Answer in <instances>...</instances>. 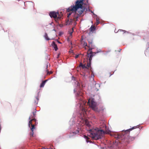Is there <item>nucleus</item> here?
Instances as JSON below:
<instances>
[{"label":"nucleus","mask_w":149,"mask_h":149,"mask_svg":"<svg viewBox=\"0 0 149 149\" xmlns=\"http://www.w3.org/2000/svg\"><path fill=\"white\" fill-rule=\"evenodd\" d=\"M84 0H77L75 3V5L72 6L67 9V12L77 11V13L80 16L84 12V10L83 9V5Z\"/></svg>","instance_id":"nucleus-2"},{"label":"nucleus","mask_w":149,"mask_h":149,"mask_svg":"<svg viewBox=\"0 0 149 149\" xmlns=\"http://www.w3.org/2000/svg\"><path fill=\"white\" fill-rule=\"evenodd\" d=\"M137 126L133 127L127 130H124L123 131L125 133V134L124 135L125 139L124 141L125 142L129 143L130 142L134 140L135 138V137H131L128 136L126 133L127 132H130V131L132 130L137 128Z\"/></svg>","instance_id":"nucleus-3"},{"label":"nucleus","mask_w":149,"mask_h":149,"mask_svg":"<svg viewBox=\"0 0 149 149\" xmlns=\"http://www.w3.org/2000/svg\"><path fill=\"white\" fill-rule=\"evenodd\" d=\"M83 65V64L81 63L80 64H79V67H82V65Z\"/></svg>","instance_id":"nucleus-25"},{"label":"nucleus","mask_w":149,"mask_h":149,"mask_svg":"<svg viewBox=\"0 0 149 149\" xmlns=\"http://www.w3.org/2000/svg\"><path fill=\"white\" fill-rule=\"evenodd\" d=\"M36 111H35L33 112V115H31L29 118V119L30 120L31 119H35V118L36 116Z\"/></svg>","instance_id":"nucleus-12"},{"label":"nucleus","mask_w":149,"mask_h":149,"mask_svg":"<svg viewBox=\"0 0 149 149\" xmlns=\"http://www.w3.org/2000/svg\"><path fill=\"white\" fill-rule=\"evenodd\" d=\"M95 26H92L89 29L91 32H93L95 30Z\"/></svg>","instance_id":"nucleus-15"},{"label":"nucleus","mask_w":149,"mask_h":149,"mask_svg":"<svg viewBox=\"0 0 149 149\" xmlns=\"http://www.w3.org/2000/svg\"><path fill=\"white\" fill-rule=\"evenodd\" d=\"M69 12V13L67 14V16L68 17H69L70 15L72 14L73 13V14L72 15L73 17V19H71L70 21H68V22H67V24L70 25L71 24L73 20L75 21H77L78 20L77 19L79 17V16L78 15V13H77V11H74L73 12H72V11H70Z\"/></svg>","instance_id":"nucleus-4"},{"label":"nucleus","mask_w":149,"mask_h":149,"mask_svg":"<svg viewBox=\"0 0 149 149\" xmlns=\"http://www.w3.org/2000/svg\"><path fill=\"white\" fill-rule=\"evenodd\" d=\"M49 15L51 18H54L56 22H57V20L60 19L62 17L61 15H60L58 12H56L55 11L50 12Z\"/></svg>","instance_id":"nucleus-10"},{"label":"nucleus","mask_w":149,"mask_h":149,"mask_svg":"<svg viewBox=\"0 0 149 149\" xmlns=\"http://www.w3.org/2000/svg\"><path fill=\"white\" fill-rule=\"evenodd\" d=\"M79 57V55H76L75 56V58H78V57Z\"/></svg>","instance_id":"nucleus-27"},{"label":"nucleus","mask_w":149,"mask_h":149,"mask_svg":"<svg viewBox=\"0 0 149 149\" xmlns=\"http://www.w3.org/2000/svg\"><path fill=\"white\" fill-rule=\"evenodd\" d=\"M87 56L88 58H87V64L86 65V63L83 64L81 67L83 68H86L88 69L91 67V61L92 58L93 56H92V55L91 54L88 55Z\"/></svg>","instance_id":"nucleus-7"},{"label":"nucleus","mask_w":149,"mask_h":149,"mask_svg":"<svg viewBox=\"0 0 149 149\" xmlns=\"http://www.w3.org/2000/svg\"><path fill=\"white\" fill-rule=\"evenodd\" d=\"M35 122V123L34 124L35 125V126L37 125L38 124V122H37L36 120V121H34Z\"/></svg>","instance_id":"nucleus-23"},{"label":"nucleus","mask_w":149,"mask_h":149,"mask_svg":"<svg viewBox=\"0 0 149 149\" xmlns=\"http://www.w3.org/2000/svg\"><path fill=\"white\" fill-rule=\"evenodd\" d=\"M84 136L85 138L86 139L87 142H89V141H88V139H89V138L88 137L86 136Z\"/></svg>","instance_id":"nucleus-20"},{"label":"nucleus","mask_w":149,"mask_h":149,"mask_svg":"<svg viewBox=\"0 0 149 149\" xmlns=\"http://www.w3.org/2000/svg\"><path fill=\"white\" fill-rule=\"evenodd\" d=\"M88 46L87 47L89 48V49L87 52V55H88L91 54L92 55V56H93L96 53H98L99 52H93L92 51V49L93 48V45L92 41V40H91L88 41Z\"/></svg>","instance_id":"nucleus-9"},{"label":"nucleus","mask_w":149,"mask_h":149,"mask_svg":"<svg viewBox=\"0 0 149 149\" xmlns=\"http://www.w3.org/2000/svg\"><path fill=\"white\" fill-rule=\"evenodd\" d=\"M119 31L122 32L123 34L125 33H126V31H125V30H122V29H119L118 30V32H119Z\"/></svg>","instance_id":"nucleus-19"},{"label":"nucleus","mask_w":149,"mask_h":149,"mask_svg":"<svg viewBox=\"0 0 149 149\" xmlns=\"http://www.w3.org/2000/svg\"><path fill=\"white\" fill-rule=\"evenodd\" d=\"M47 80H45V81H43L42 83L41 84L40 87H43L44 86L46 82L47 81Z\"/></svg>","instance_id":"nucleus-14"},{"label":"nucleus","mask_w":149,"mask_h":149,"mask_svg":"<svg viewBox=\"0 0 149 149\" xmlns=\"http://www.w3.org/2000/svg\"><path fill=\"white\" fill-rule=\"evenodd\" d=\"M46 71L47 72V75H50L52 73V71L49 72L48 71V69H47L46 70Z\"/></svg>","instance_id":"nucleus-17"},{"label":"nucleus","mask_w":149,"mask_h":149,"mask_svg":"<svg viewBox=\"0 0 149 149\" xmlns=\"http://www.w3.org/2000/svg\"><path fill=\"white\" fill-rule=\"evenodd\" d=\"M45 39L47 40H50V39L48 38L47 34L46 33L45 34Z\"/></svg>","instance_id":"nucleus-18"},{"label":"nucleus","mask_w":149,"mask_h":149,"mask_svg":"<svg viewBox=\"0 0 149 149\" xmlns=\"http://www.w3.org/2000/svg\"><path fill=\"white\" fill-rule=\"evenodd\" d=\"M52 46L54 47V49L55 51H57L58 49V47L57 45L56 44H55V42L54 41H53L52 43Z\"/></svg>","instance_id":"nucleus-13"},{"label":"nucleus","mask_w":149,"mask_h":149,"mask_svg":"<svg viewBox=\"0 0 149 149\" xmlns=\"http://www.w3.org/2000/svg\"><path fill=\"white\" fill-rule=\"evenodd\" d=\"M86 103V102L84 101L82 103H81L80 104V109L81 111L80 115L82 119H83V117L85 116L86 114V109H85V107L86 106L85 105Z\"/></svg>","instance_id":"nucleus-5"},{"label":"nucleus","mask_w":149,"mask_h":149,"mask_svg":"<svg viewBox=\"0 0 149 149\" xmlns=\"http://www.w3.org/2000/svg\"><path fill=\"white\" fill-rule=\"evenodd\" d=\"M48 68V64H46V70L47 69V68Z\"/></svg>","instance_id":"nucleus-24"},{"label":"nucleus","mask_w":149,"mask_h":149,"mask_svg":"<svg viewBox=\"0 0 149 149\" xmlns=\"http://www.w3.org/2000/svg\"><path fill=\"white\" fill-rule=\"evenodd\" d=\"M72 32H71V33H70V34H72V32H73V28H72Z\"/></svg>","instance_id":"nucleus-28"},{"label":"nucleus","mask_w":149,"mask_h":149,"mask_svg":"<svg viewBox=\"0 0 149 149\" xmlns=\"http://www.w3.org/2000/svg\"><path fill=\"white\" fill-rule=\"evenodd\" d=\"M36 120V119H32L29 122V126L31 131L30 134V137H33L34 131L36 130V127H35V125L33 124L32 122Z\"/></svg>","instance_id":"nucleus-6"},{"label":"nucleus","mask_w":149,"mask_h":149,"mask_svg":"<svg viewBox=\"0 0 149 149\" xmlns=\"http://www.w3.org/2000/svg\"><path fill=\"white\" fill-rule=\"evenodd\" d=\"M80 42L81 46L84 47L85 49H86V47L88 46L87 43L84 41L82 38L81 39Z\"/></svg>","instance_id":"nucleus-11"},{"label":"nucleus","mask_w":149,"mask_h":149,"mask_svg":"<svg viewBox=\"0 0 149 149\" xmlns=\"http://www.w3.org/2000/svg\"><path fill=\"white\" fill-rule=\"evenodd\" d=\"M121 136L120 135L118 134L116 136H115V137L119 139L120 138Z\"/></svg>","instance_id":"nucleus-22"},{"label":"nucleus","mask_w":149,"mask_h":149,"mask_svg":"<svg viewBox=\"0 0 149 149\" xmlns=\"http://www.w3.org/2000/svg\"><path fill=\"white\" fill-rule=\"evenodd\" d=\"M74 92H77V91L76 89H74Z\"/></svg>","instance_id":"nucleus-29"},{"label":"nucleus","mask_w":149,"mask_h":149,"mask_svg":"<svg viewBox=\"0 0 149 149\" xmlns=\"http://www.w3.org/2000/svg\"><path fill=\"white\" fill-rule=\"evenodd\" d=\"M86 126V129L88 131V136L95 140L101 139L104 134V131L103 130H99L98 128L91 129V125L87 119L84 120Z\"/></svg>","instance_id":"nucleus-1"},{"label":"nucleus","mask_w":149,"mask_h":149,"mask_svg":"<svg viewBox=\"0 0 149 149\" xmlns=\"http://www.w3.org/2000/svg\"><path fill=\"white\" fill-rule=\"evenodd\" d=\"M87 104L93 110L95 111L97 110L96 103L94 101V99H89L88 100Z\"/></svg>","instance_id":"nucleus-8"},{"label":"nucleus","mask_w":149,"mask_h":149,"mask_svg":"<svg viewBox=\"0 0 149 149\" xmlns=\"http://www.w3.org/2000/svg\"><path fill=\"white\" fill-rule=\"evenodd\" d=\"M97 22L96 24L97 25L100 23V22L99 21H98L97 20Z\"/></svg>","instance_id":"nucleus-26"},{"label":"nucleus","mask_w":149,"mask_h":149,"mask_svg":"<svg viewBox=\"0 0 149 149\" xmlns=\"http://www.w3.org/2000/svg\"><path fill=\"white\" fill-rule=\"evenodd\" d=\"M79 132V130H76L75 131L73 132V133L74 134H78Z\"/></svg>","instance_id":"nucleus-21"},{"label":"nucleus","mask_w":149,"mask_h":149,"mask_svg":"<svg viewBox=\"0 0 149 149\" xmlns=\"http://www.w3.org/2000/svg\"><path fill=\"white\" fill-rule=\"evenodd\" d=\"M83 94V93L81 91H79L78 92L77 94V96H82V95Z\"/></svg>","instance_id":"nucleus-16"},{"label":"nucleus","mask_w":149,"mask_h":149,"mask_svg":"<svg viewBox=\"0 0 149 149\" xmlns=\"http://www.w3.org/2000/svg\"><path fill=\"white\" fill-rule=\"evenodd\" d=\"M20 0H18V1H20Z\"/></svg>","instance_id":"nucleus-31"},{"label":"nucleus","mask_w":149,"mask_h":149,"mask_svg":"<svg viewBox=\"0 0 149 149\" xmlns=\"http://www.w3.org/2000/svg\"><path fill=\"white\" fill-rule=\"evenodd\" d=\"M35 111H36V109H35Z\"/></svg>","instance_id":"nucleus-30"}]
</instances>
